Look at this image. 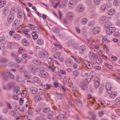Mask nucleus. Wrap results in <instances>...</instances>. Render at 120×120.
Listing matches in <instances>:
<instances>
[{
    "label": "nucleus",
    "instance_id": "49530a36",
    "mask_svg": "<svg viewBox=\"0 0 120 120\" xmlns=\"http://www.w3.org/2000/svg\"><path fill=\"white\" fill-rule=\"evenodd\" d=\"M40 88L42 90H44L47 89V87L46 86L44 85H41L40 86Z\"/></svg>",
    "mask_w": 120,
    "mask_h": 120
},
{
    "label": "nucleus",
    "instance_id": "c9c22d12",
    "mask_svg": "<svg viewBox=\"0 0 120 120\" xmlns=\"http://www.w3.org/2000/svg\"><path fill=\"white\" fill-rule=\"evenodd\" d=\"M37 43L38 44L41 45L43 44L44 41L42 39L40 38L37 40Z\"/></svg>",
    "mask_w": 120,
    "mask_h": 120
},
{
    "label": "nucleus",
    "instance_id": "423d86ee",
    "mask_svg": "<svg viewBox=\"0 0 120 120\" xmlns=\"http://www.w3.org/2000/svg\"><path fill=\"white\" fill-rule=\"evenodd\" d=\"M68 1L67 0H63L61 2V5L60 4L58 7L60 8H64L67 6Z\"/></svg>",
    "mask_w": 120,
    "mask_h": 120
},
{
    "label": "nucleus",
    "instance_id": "4c0bfd02",
    "mask_svg": "<svg viewBox=\"0 0 120 120\" xmlns=\"http://www.w3.org/2000/svg\"><path fill=\"white\" fill-rule=\"evenodd\" d=\"M25 50L24 48L20 47L19 48L18 52L19 53L21 54L22 53V51H24Z\"/></svg>",
    "mask_w": 120,
    "mask_h": 120
},
{
    "label": "nucleus",
    "instance_id": "680f3d73",
    "mask_svg": "<svg viewBox=\"0 0 120 120\" xmlns=\"http://www.w3.org/2000/svg\"><path fill=\"white\" fill-rule=\"evenodd\" d=\"M75 30L77 33L78 34H80V31L79 28L78 27H75Z\"/></svg>",
    "mask_w": 120,
    "mask_h": 120
},
{
    "label": "nucleus",
    "instance_id": "412c9836",
    "mask_svg": "<svg viewBox=\"0 0 120 120\" xmlns=\"http://www.w3.org/2000/svg\"><path fill=\"white\" fill-rule=\"evenodd\" d=\"M84 81L83 83H81L79 85V86L81 89L82 90H85L86 89V87L85 86L86 83Z\"/></svg>",
    "mask_w": 120,
    "mask_h": 120
},
{
    "label": "nucleus",
    "instance_id": "e2e57ef3",
    "mask_svg": "<svg viewBox=\"0 0 120 120\" xmlns=\"http://www.w3.org/2000/svg\"><path fill=\"white\" fill-rule=\"evenodd\" d=\"M11 55L12 57L15 58H17L18 56V55L17 54H15L14 53H12Z\"/></svg>",
    "mask_w": 120,
    "mask_h": 120
},
{
    "label": "nucleus",
    "instance_id": "5701e85b",
    "mask_svg": "<svg viewBox=\"0 0 120 120\" xmlns=\"http://www.w3.org/2000/svg\"><path fill=\"white\" fill-rule=\"evenodd\" d=\"M80 22L82 24L84 25L86 24L87 22V19L85 18L82 19L80 20Z\"/></svg>",
    "mask_w": 120,
    "mask_h": 120
},
{
    "label": "nucleus",
    "instance_id": "774afa93",
    "mask_svg": "<svg viewBox=\"0 0 120 120\" xmlns=\"http://www.w3.org/2000/svg\"><path fill=\"white\" fill-rule=\"evenodd\" d=\"M7 61V59L5 58H2L0 59V61L2 63H4Z\"/></svg>",
    "mask_w": 120,
    "mask_h": 120
},
{
    "label": "nucleus",
    "instance_id": "aec40b11",
    "mask_svg": "<svg viewBox=\"0 0 120 120\" xmlns=\"http://www.w3.org/2000/svg\"><path fill=\"white\" fill-rule=\"evenodd\" d=\"M28 28L31 30H36L34 26L31 24H28Z\"/></svg>",
    "mask_w": 120,
    "mask_h": 120
},
{
    "label": "nucleus",
    "instance_id": "13d9d810",
    "mask_svg": "<svg viewBox=\"0 0 120 120\" xmlns=\"http://www.w3.org/2000/svg\"><path fill=\"white\" fill-rule=\"evenodd\" d=\"M12 87V84L10 83L8 84V86H6L5 87H4V89H5L6 88H11V87Z\"/></svg>",
    "mask_w": 120,
    "mask_h": 120
},
{
    "label": "nucleus",
    "instance_id": "c85d7f7f",
    "mask_svg": "<svg viewBox=\"0 0 120 120\" xmlns=\"http://www.w3.org/2000/svg\"><path fill=\"white\" fill-rule=\"evenodd\" d=\"M88 97L90 99V101H91V103L93 105L94 102H95V98H94L92 97L91 95L90 94H88Z\"/></svg>",
    "mask_w": 120,
    "mask_h": 120
},
{
    "label": "nucleus",
    "instance_id": "8fccbe9b",
    "mask_svg": "<svg viewBox=\"0 0 120 120\" xmlns=\"http://www.w3.org/2000/svg\"><path fill=\"white\" fill-rule=\"evenodd\" d=\"M96 62L98 63H101L102 62V60L101 59L98 57L96 60Z\"/></svg>",
    "mask_w": 120,
    "mask_h": 120
},
{
    "label": "nucleus",
    "instance_id": "dca6fc26",
    "mask_svg": "<svg viewBox=\"0 0 120 120\" xmlns=\"http://www.w3.org/2000/svg\"><path fill=\"white\" fill-rule=\"evenodd\" d=\"M115 10L114 9L112 8L108 11L107 14L109 15L112 16L115 14Z\"/></svg>",
    "mask_w": 120,
    "mask_h": 120
},
{
    "label": "nucleus",
    "instance_id": "69168bd1",
    "mask_svg": "<svg viewBox=\"0 0 120 120\" xmlns=\"http://www.w3.org/2000/svg\"><path fill=\"white\" fill-rule=\"evenodd\" d=\"M63 82L65 84H66L67 82V78L65 76L64 77L63 79Z\"/></svg>",
    "mask_w": 120,
    "mask_h": 120
},
{
    "label": "nucleus",
    "instance_id": "864d4df0",
    "mask_svg": "<svg viewBox=\"0 0 120 120\" xmlns=\"http://www.w3.org/2000/svg\"><path fill=\"white\" fill-rule=\"evenodd\" d=\"M87 29V27L86 26H84L82 27L81 29V30L82 31L85 33H86V30Z\"/></svg>",
    "mask_w": 120,
    "mask_h": 120
},
{
    "label": "nucleus",
    "instance_id": "c756f323",
    "mask_svg": "<svg viewBox=\"0 0 120 120\" xmlns=\"http://www.w3.org/2000/svg\"><path fill=\"white\" fill-rule=\"evenodd\" d=\"M97 14L95 12H92L90 15V17L91 19H93L95 18L97 16Z\"/></svg>",
    "mask_w": 120,
    "mask_h": 120
},
{
    "label": "nucleus",
    "instance_id": "de8ad7c7",
    "mask_svg": "<svg viewBox=\"0 0 120 120\" xmlns=\"http://www.w3.org/2000/svg\"><path fill=\"white\" fill-rule=\"evenodd\" d=\"M73 75L75 77L78 76V75L79 74V71H74L73 72Z\"/></svg>",
    "mask_w": 120,
    "mask_h": 120
},
{
    "label": "nucleus",
    "instance_id": "9b49d317",
    "mask_svg": "<svg viewBox=\"0 0 120 120\" xmlns=\"http://www.w3.org/2000/svg\"><path fill=\"white\" fill-rule=\"evenodd\" d=\"M30 91L32 94H36L38 93V89L35 87H32L30 89Z\"/></svg>",
    "mask_w": 120,
    "mask_h": 120
},
{
    "label": "nucleus",
    "instance_id": "6e6d98bb",
    "mask_svg": "<svg viewBox=\"0 0 120 120\" xmlns=\"http://www.w3.org/2000/svg\"><path fill=\"white\" fill-rule=\"evenodd\" d=\"M50 111V109L49 108H45L43 110V112L45 113H47Z\"/></svg>",
    "mask_w": 120,
    "mask_h": 120
},
{
    "label": "nucleus",
    "instance_id": "bf43d9fd",
    "mask_svg": "<svg viewBox=\"0 0 120 120\" xmlns=\"http://www.w3.org/2000/svg\"><path fill=\"white\" fill-rule=\"evenodd\" d=\"M92 1L91 0H86L85 3L88 5H90L91 4Z\"/></svg>",
    "mask_w": 120,
    "mask_h": 120
},
{
    "label": "nucleus",
    "instance_id": "e433bc0d",
    "mask_svg": "<svg viewBox=\"0 0 120 120\" xmlns=\"http://www.w3.org/2000/svg\"><path fill=\"white\" fill-rule=\"evenodd\" d=\"M94 3L96 5H99L101 3V0H93Z\"/></svg>",
    "mask_w": 120,
    "mask_h": 120
},
{
    "label": "nucleus",
    "instance_id": "cd10ccee",
    "mask_svg": "<svg viewBox=\"0 0 120 120\" xmlns=\"http://www.w3.org/2000/svg\"><path fill=\"white\" fill-rule=\"evenodd\" d=\"M24 13L22 11H19L17 13V17L19 18H21L23 16Z\"/></svg>",
    "mask_w": 120,
    "mask_h": 120
},
{
    "label": "nucleus",
    "instance_id": "0e129e2a",
    "mask_svg": "<svg viewBox=\"0 0 120 120\" xmlns=\"http://www.w3.org/2000/svg\"><path fill=\"white\" fill-rule=\"evenodd\" d=\"M11 114L12 116L14 117H15L16 116L15 112L14 111H12Z\"/></svg>",
    "mask_w": 120,
    "mask_h": 120
},
{
    "label": "nucleus",
    "instance_id": "ea45409f",
    "mask_svg": "<svg viewBox=\"0 0 120 120\" xmlns=\"http://www.w3.org/2000/svg\"><path fill=\"white\" fill-rule=\"evenodd\" d=\"M120 2V0H114L113 4L115 5H118Z\"/></svg>",
    "mask_w": 120,
    "mask_h": 120
},
{
    "label": "nucleus",
    "instance_id": "f03ea898",
    "mask_svg": "<svg viewBox=\"0 0 120 120\" xmlns=\"http://www.w3.org/2000/svg\"><path fill=\"white\" fill-rule=\"evenodd\" d=\"M66 15L67 18L69 21H72L75 17L74 13L71 11L68 12L66 13Z\"/></svg>",
    "mask_w": 120,
    "mask_h": 120
},
{
    "label": "nucleus",
    "instance_id": "ddd939ff",
    "mask_svg": "<svg viewBox=\"0 0 120 120\" xmlns=\"http://www.w3.org/2000/svg\"><path fill=\"white\" fill-rule=\"evenodd\" d=\"M92 31L95 34H97L99 33L100 31V28L99 27H95L92 29Z\"/></svg>",
    "mask_w": 120,
    "mask_h": 120
},
{
    "label": "nucleus",
    "instance_id": "a19ab883",
    "mask_svg": "<svg viewBox=\"0 0 120 120\" xmlns=\"http://www.w3.org/2000/svg\"><path fill=\"white\" fill-rule=\"evenodd\" d=\"M33 38H38V35L35 31H33L31 33Z\"/></svg>",
    "mask_w": 120,
    "mask_h": 120
},
{
    "label": "nucleus",
    "instance_id": "7c9ffc66",
    "mask_svg": "<svg viewBox=\"0 0 120 120\" xmlns=\"http://www.w3.org/2000/svg\"><path fill=\"white\" fill-rule=\"evenodd\" d=\"M33 79L34 81L36 82H41L40 79L37 77H34L33 78Z\"/></svg>",
    "mask_w": 120,
    "mask_h": 120
},
{
    "label": "nucleus",
    "instance_id": "052dcab7",
    "mask_svg": "<svg viewBox=\"0 0 120 120\" xmlns=\"http://www.w3.org/2000/svg\"><path fill=\"white\" fill-rule=\"evenodd\" d=\"M63 23L64 24H68L69 22L65 18L63 20Z\"/></svg>",
    "mask_w": 120,
    "mask_h": 120
},
{
    "label": "nucleus",
    "instance_id": "603ef678",
    "mask_svg": "<svg viewBox=\"0 0 120 120\" xmlns=\"http://www.w3.org/2000/svg\"><path fill=\"white\" fill-rule=\"evenodd\" d=\"M104 50L106 51V52L108 53L109 52V48L106 45H104Z\"/></svg>",
    "mask_w": 120,
    "mask_h": 120
},
{
    "label": "nucleus",
    "instance_id": "39448f33",
    "mask_svg": "<svg viewBox=\"0 0 120 120\" xmlns=\"http://www.w3.org/2000/svg\"><path fill=\"white\" fill-rule=\"evenodd\" d=\"M39 75L41 77L43 78H47L49 76L48 72L44 71H40L39 73Z\"/></svg>",
    "mask_w": 120,
    "mask_h": 120
},
{
    "label": "nucleus",
    "instance_id": "c03bdc74",
    "mask_svg": "<svg viewBox=\"0 0 120 120\" xmlns=\"http://www.w3.org/2000/svg\"><path fill=\"white\" fill-rule=\"evenodd\" d=\"M42 117H38L35 119V120H46L44 118V115L42 114Z\"/></svg>",
    "mask_w": 120,
    "mask_h": 120
},
{
    "label": "nucleus",
    "instance_id": "20e7f679",
    "mask_svg": "<svg viewBox=\"0 0 120 120\" xmlns=\"http://www.w3.org/2000/svg\"><path fill=\"white\" fill-rule=\"evenodd\" d=\"M116 30V28L113 27H111L108 28L106 31V34L110 35L112 34Z\"/></svg>",
    "mask_w": 120,
    "mask_h": 120
},
{
    "label": "nucleus",
    "instance_id": "2eb2a0df",
    "mask_svg": "<svg viewBox=\"0 0 120 120\" xmlns=\"http://www.w3.org/2000/svg\"><path fill=\"white\" fill-rule=\"evenodd\" d=\"M14 16L12 15H9L7 17V21L9 22H11L14 20Z\"/></svg>",
    "mask_w": 120,
    "mask_h": 120
},
{
    "label": "nucleus",
    "instance_id": "7ed1b4c3",
    "mask_svg": "<svg viewBox=\"0 0 120 120\" xmlns=\"http://www.w3.org/2000/svg\"><path fill=\"white\" fill-rule=\"evenodd\" d=\"M77 2L75 0H70L68 4V8L70 9H72L75 6Z\"/></svg>",
    "mask_w": 120,
    "mask_h": 120
},
{
    "label": "nucleus",
    "instance_id": "f704fd0d",
    "mask_svg": "<svg viewBox=\"0 0 120 120\" xmlns=\"http://www.w3.org/2000/svg\"><path fill=\"white\" fill-rule=\"evenodd\" d=\"M104 64L106 67H108L110 69H113V68L112 66L110 64H109L107 62L104 63Z\"/></svg>",
    "mask_w": 120,
    "mask_h": 120
},
{
    "label": "nucleus",
    "instance_id": "2f4dec72",
    "mask_svg": "<svg viewBox=\"0 0 120 120\" xmlns=\"http://www.w3.org/2000/svg\"><path fill=\"white\" fill-rule=\"evenodd\" d=\"M106 5L102 4L101 7V10L102 12H104L106 11Z\"/></svg>",
    "mask_w": 120,
    "mask_h": 120
},
{
    "label": "nucleus",
    "instance_id": "9d476101",
    "mask_svg": "<svg viewBox=\"0 0 120 120\" xmlns=\"http://www.w3.org/2000/svg\"><path fill=\"white\" fill-rule=\"evenodd\" d=\"M107 21V18L105 16H101L99 19V22L101 24H104Z\"/></svg>",
    "mask_w": 120,
    "mask_h": 120
},
{
    "label": "nucleus",
    "instance_id": "f8f14e48",
    "mask_svg": "<svg viewBox=\"0 0 120 120\" xmlns=\"http://www.w3.org/2000/svg\"><path fill=\"white\" fill-rule=\"evenodd\" d=\"M110 93H108L110 94V97L112 98H114L117 96V94L115 91H111V90L109 91Z\"/></svg>",
    "mask_w": 120,
    "mask_h": 120
},
{
    "label": "nucleus",
    "instance_id": "3c124183",
    "mask_svg": "<svg viewBox=\"0 0 120 120\" xmlns=\"http://www.w3.org/2000/svg\"><path fill=\"white\" fill-rule=\"evenodd\" d=\"M108 7H111L112 5V2L111 1H108L106 4Z\"/></svg>",
    "mask_w": 120,
    "mask_h": 120
},
{
    "label": "nucleus",
    "instance_id": "09e8293b",
    "mask_svg": "<svg viewBox=\"0 0 120 120\" xmlns=\"http://www.w3.org/2000/svg\"><path fill=\"white\" fill-rule=\"evenodd\" d=\"M114 36L115 37H120V34L118 32H116L113 34Z\"/></svg>",
    "mask_w": 120,
    "mask_h": 120
},
{
    "label": "nucleus",
    "instance_id": "a18cd8bd",
    "mask_svg": "<svg viewBox=\"0 0 120 120\" xmlns=\"http://www.w3.org/2000/svg\"><path fill=\"white\" fill-rule=\"evenodd\" d=\"M53 85L56 88L58 86L60 87L61 86V84H59L57 82H54Z\"/></svg>",
    "mask_w": 120,
    "mask_h": 120
},
{
    "label": "nucleus",
    "instance_id": "6e6552de",
    "mask_svg": "<svg viewBox=\"0 0 120 120\" xmlns=\"http://www.w3.org/2000/svg\"><path fill=\"white\" fill-rule=\"evenodd\" d=\"M94 86L95 88H97L100 84V80L97 77L95 78L94 80Z\"/></svg>",
    "mask_w": 120,
    "mask_h": 120
},
{
    "label": "nucleus",
    "instance_id": "72a5a7b5",
    "mask_svg": "<svg viewBox=\"0 0 120 120\" xmlns=\"http://www.w3.org/2000/svg\"><path fill=\"white\" fill-rule=\"evenodd\" d=\"M61 55V53L60 52H56L54 54V56L55 58H57L60 56Z\"/></svg>",
    "mask_w": 120,
    "mask_h": 120
},
{
    "label": "nucleus",
    "instance_id": "b1692460",
    "mask_svg": "<svg viewBox=\"0 0 120 120\" xmlns=\"http://www.w3.org/2000/svg\"><path fill=\"white\" fill-rule=\"evenodd\" d=\"M26 59H24V60H23V59H22L21 58H19L16 60V61L19 63H25L26 62Z\"/></svg>",
    "mask_w": 120,
    "mask_h": 120
},
{
    "label": "nucleus",
    "instance_id": "6ab92c4d",
    "mask_svg": "<svg viewBox=\"0 0 120 120\" xmlns=\"http://www.w3.org/2000/svg\"><path fill=\"white\" fill-rule=\"evenodd\" d=\"M9 76L12 79L13 78V76L11 74H9V75L7 74H5L3 76V78L5 80L8 79Z\"/></svg>",
    "mask_w": 120,
    "mask_h": 120
},
{
    "label": "nucleus",
    "instance_id": "a878e982",
    "mask_svg": "<svg viewBox=\"0 0 120 120\" xmlns=\"http://www.w3.org/2000/svg\"><path fill=\"white\" fill-rule=\"evenodd\" d=\"M85 64L87 68L88 69H91L92 67V64L89 62L86 61L85 62Z\"/></svg>",
    "mask_w": 120,
    "mask_h": 120
},
{
    "label": "nucleus",
    "instance_id": "bb28decb",
    "mask_svg": "<svg viewBox=\"0 0 120 120\" xmlns=\"http://www.w3.org/2000/svg\"><path fill=\"white\" fill-rule=\"evenodd\" d=\"M41 98L39 96H35L34 97V100L36 102H39L41 100Z\"/></svg>",
    "mask_w": 120,
    "mask_h": 120
},
{
    "label": "nucleus",
    "instance_id": "4468645a",
    "mask_svg": "<svg viewBox=\"0 0 120 120\" xmlns=\"http://www.w3.org/2000/svg\"><path fill=\"white\" fill-rule=\"evenodd\" d=\"M84 9V8L83 6L81 4H79L78 5L77 8V11L79 12H82Z\"/></svg>",
    "mask_w": 120,
    "mask_h": 120
},
{
    "label": "nucleus",
    "instance_id": "4be33fe9",
    "mask_svg": "<svg viewBox=\"0 0 120 120\" xmlns=\"http://www.w3.org/2000/svg\"><path fill=\"white\" fill-rule=\"evenodd\" d=\"M6 3V1L2 0H0V8L4 6Z\"/></svg>",
    "mask_w": 120,
    "mask_h": 120
},
{
    "label": "nucleus",
    "instance_id": "79ce46f5",
    "mask_svg": "<svg viewBox=\"0 0 120 120\" xmlns=\"http://www.w3.org/2000/svg\"><path fill=\"white\" fill-rule=\"evenodd\" d=\"M85 49V46H82L80 49V53H83Z\"/></svg>",
    "mask_w": 120,
    "mask_h": 120
},
{
    "label": "nucleus",
    "instance_id": "a211bd4d",
    "mask_svg": "<svg viewBox=\"0 0 120 120\" xmlns=\"http://www.w3.org/2000/svg\"><path fill=\"white\" fill-rule=\"evenodd\" d=\"M104 27L105 28H107L112 25V23L111 22L109 21H107L104 23Z\"/></svg>",
    "mask_w": 120,
    "mask_h": 120
},
{
    "label": "nucleus",
    "instance_id": "37998d69",
    "mask_svg": "<svg viewBox=\"0 0 120 120\" xmlns=\"http://www.w3.org/2000/svg\"><path fill=\"white\" fill-rule=\"evenodd\" d=\"M8 11V8L7 7H5L4 9L3 12L4 14L5 15L7 14Z\"/></svg>",
    "mask_w": 120,
    "mask_h": 120
},
{
    "label": "nucleus",
    "instance_id": "0eeeda50",
    "mask_svg": "<svg viewBox=\"0 0 120 120\" xmlns=\"http://www.w3.org/2000/svg\"><path fill=\"white\" fill-rule=\"evenodd\" d=\"M73 63L72 60L70 59L67 58L65 60V64L68 67H70L71 66Z\"/></svg>",
    "mask_w": 120,
    "mask_h": 120
},
{
    "label": "nucleus",
    "instance_id": "f257e3e1",
    "mask_svg": "<svg viewBox=\"0 0 120 120\" xmlns=\"http://www.w3.org/2000/svg\"><path fill=\"white\" fill-rule=\"evenodd\" d=\"M49 54L44 49L41 50L38 54V56L40 58L43 59H45L47 58Z\"/></svg>",
    "mask_w": 120,
    "mask_h": 120
},
{
    "label": "nucleus",
    "instance_id": "f3484780",
    "mask_svg": "<svg viewBox=\"0 0 120 120\" xmlns=\"http://www.w3.org/2000/svg\"><path fill=\"white\" fill-rule=\"evenodd\" d=\"M19 20L17 19L15 20L12 23V26L14 27H16L19 24Z\"/></svg>",
    "mask_w": 120,
    "mask_h": 120
},
{
    "label": "nucleus",
    "instance_id": "1a4fd4ad",
    "mask_svg": "<svg viewBox=\"0 0 120 120\" xmlns=\"http://www.w3.org/2000/svg\"><path fill=\"white\" fill-rule=\"evenodd\" d=\"M105 88L106 91L107 93H110L109 91L111 90L112 86L111 83L108 82H107L106 84Z\"/></svg>",
    "mask_w": 120,
    "mask_h": 120
},
{
    "label": "nucleus",
    "instance_id": "393cba45",
    "mask_svg": "<svg viewBox=\"0 0 120 120\" xmlns=\"http://www.w3.org/2000/svg\"><path fill=\"white\" fill-rule=\"evenodd\" d=\"M88 55L90 58L91 59H92L95 56V54L93 52H90L88 54Z\"/></svg>",
    "mask_w": 120,
    "mask_h": 120
},
{
    "label": "nucleus",
    "instance_id": "473e14b6",
    "mask_svg": "<svg viewBox=\"0 0 120 120\" xmlns=\"http://www.w3.org/2000/svg\"><path fill=\"white\" fill-rule=\"evenodd\" d=\"M22 44L24 45H28V43L25 38H24L22 41Z\"/></svg>",
    "mask_w": 120,
    "mask_h": 120
},
{
    "label": "nucleus",
    "instance_id": "338daca9",
    "mask_svg": "<svg viewBox=\"0 0 120 120\" xmlns=\"http://www.w3.org/2000/svg\"><path fill=\"white\" fill-rule=\"evenodd\" d=\"M25 77L29 79L30 78V76L27 72H25Z\"/></svg>",
    "mask_w": 120,
    "mask_h": 120
},
{
    "label": "nucleus",
    "instance_id": "58836bf2",
    "mask_svg": "<svg viewBox=\"0 0 120 120\" xmlns=\"http://www.w3.org/2000/svg\"><path fill=\"white\" fill-rule=\"evenodd\" d=\"M93 68L95 70H100L101 69V67L100 66L96 65Z\"/></svg>",
    "mask_w": 120,
    "mask_h": 120
},
{
    "label": "nucleus",
    "instance_id": "5fc2aeb1",
    "mask_svg": "<svg viewBox=\"0 0 120 120\" xmlns=\"http://www.w3.org/2000/svg\"><path fill=\"white\" fill-rule=\"evenodd\" d=\"M98 54L100 56H102V53L101 50L99 49H98L97 51Z\"/></svg>",
    "mask_w": 120,
    "mask_h": 120
},
{
    "label": "nucleus",
    "instance_id": "4d7b16f0",
    "mask_svg": "<svg viewBox=\"0 0 120 120\" xmlns=\"http://www.w3.org/2000/svg\"><path fill=\"white\" fill-rule=\"evenodd\" d=\"M27 56V55L25 53H23L22 54V57L23 58V60H24L25 59H26V58Z\"/></svg>",
    "mask_w": 120,
    "mask_h": 120
}]
</instances>
